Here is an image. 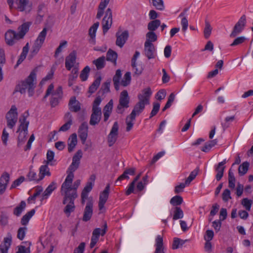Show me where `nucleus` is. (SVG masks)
Masks as SVG:
<instances>
[{
    "mask_svg": "<svg viewBox=\"0 0 253 253\" xmlns=\"http://www.w3.org/2000/svg\"><path fill=\"white\" fill-rule=\"evenodd\" d=\"M152 93L151 88L147 87L144 88L141 93L138 94L139 101L135 104L131 113L126 119V131H129L132 128L136 116L143 111L145 105L149 104Z\"/></svg>",
    "mask_w": 253,
    "mask_h": 253,
    "instance_id": "1",
    "label": "nucleus"
},
{
    "mask_svg": "<svg viewBox=\"0 0 253 253\" xmlns=\"http://www.w3.org/2000/svg\"><path fill=\"white\" fill-rule=\"evenodd\" d=\"M36 84V74L35 71H33L25 80L20 82L16 86L15 91L24 94L27 91L29 96H32L34 93Z\"/></svg>",
    "mask_w": 253,
    "mask_h": 253,
    "instance_id": "2",
    "label": "nucleus"
},
{
    "mask_svg": "<svg viewBox=\"0 0 253 253\" xmlns=\"http://www.w3.org/2000/svg\"><path fill=\"white\" fill-rule=\"evenodd\" d=\"M67 176L64 182L62 183L61 187V194H65L66 195H71L78 197L77 190L81 184V180H76L73 186H72L73 178L74 177V172H67Z\"/></svg>",
    "mask_w": 253,
    "mask_h": 253,
    "instance_id": "3",
    "label": "nucleus"
},
{
    "mask_svg": "<svg viewBox=\"0 0 253 253\" xmlns=\"http://www.w3.org/2000/svg\"><path fill=\"white\" fill-rule=\"evenodd\" d=\"M101 102V99L100 96H97L93 103L92 108V114L90 116L89 124L91 126H94L99 124L100 121L102 112L101 109L99 105Z\"/></svg>",
    "mask_w": 253,
    "mask_h": 253,
    "instance_id": "4",
    "label": "nucleus"
},
{
    "mask_svg": "<svg viewBox=\"0 0 253 253\" xmlns=\"http://www.w3.org/2000/svg\"><path fill=\"white\" fill-rule=\"evenodd\" d=\"M47 28H44L39 33L37 38L34 41L30 51V56L34 57L38 54L43 44L47 35Z\"/></svg>",
    "mask_w": 253,
    "mask_h": 253,
    "instance_id": "5",
    "label": "nucleus"
},
{
    "mask_svg": "<svg viewBox=\"0 0 253 253\" xmlns=\"http://www.w3.org/2000/svg\"><path fill=\"white\" fill-rule=\"evenodd\" d=\"M20 125L17 132H20L18 137V145L22 144L26 139L28 134V127L29 124L28 121H26V118L24 116H22V118L19 119Z\"/></svg>",
    "mask_w": 253,
    "mask_h": 253,
    "instance_id": "6",
    "label": "nucleus"
},
{
    "mask_svg": "<svg viewBox=\"0 0 253 253\" xmlns=\"http://www.w3.org/2000/svg\"><path fill=\"white\" fill-rule=\"evenodd\" d=\"M61 195L64 196L63 204L66 205L63 211L66 216L69 217L71 213L75 210L74 201L77 197L70 195L66 196L65 194H61Z\"/></svg>",
    "mask_w": 253,
    "mask_h": 253,
    "instance_id": "7",
    "label": "nucleus"
},
{
    "mask_svg": "<svg viewBox=\"0 0 253 253\" xmlns=\"http://www.w3.org/2000/svg\"><path fill=\"white\" fill-rule=\"evenodd\" d=\"M119 102V104L117 108V112L119 114H123L124 112V109L129 107V97L126 90L121 92Z\"/></svg>",
    "mask_w": 253,
    "mask_h": 253,
    "instance_id": "8",
    "label": "nucleus"
},
{
    "mask_svg": "<svg viewBox=\"0 0 253 253\" xmlns=\"http://www.w3.org/2000/svg\"><path fill=\"white\" fill-rule=\"evenodd\" d=\"M104 228L103 229H101L99 228H95L92 232V235L91 238V242L90 244V248H93L99 240V236L104 235L107 231V224L105 222H104Z\"/></svg>",
    "mask_w": 253,
    "mask_h": 253,
    "instance_id": "9",
    "label": "nucleus"
},
{
    "mask_svg": "<svg viewBox=\"0 0 253 253\" xmlns=\"http://www.w3.org/2000/svg\"><path fill=\"white\" fill-rule=\"evenodd\" d=\"M246 24V16L245 15H243L234 26L230 37L231 38L236 37L243 30Z\"/></svg>",
    "mask_w": 253,
    "mask_h": 253,
    "instance_id": "10",
    "label": "nucleus"
},
{
    "mask_svg": "<svg viewBox=\"0 0 253 253\" xmlns=\"http://www.w3.org/2000/svg\"><path fill=\"white\" fill-rule=\"evenodd\" d=\"M112 24V12L111 9L108 8L105 12V16L103 17L102 21L103 32L104 34L108 31L111 28Z\"/></svg>",
    "mask_w": 253,
    "mask_h": 253,
    "instance_id": "11",
    "label": "nucleus"
},
{
    "mask_svg": "<svg viewBox=\"0 0 253 253\" xmlns=\"http://www.w3.org/2000/svg\"><path fill=\"white\" fill-rule=\"evenodd\" d=\"M83 157V152L81 150H79L75 154L73 157L72 162L67 172H74L79 167V165L80 164V160Z\"/></svg>",
    "mask_w": 253,
    "mask_h": 253,
    "instance_id": "12",
    "label": "nucleus"
},
{
    "mask_svg": "<svg viewBox=\"0 0 253 253\" xmlns=\"http://www.w3.org/2000/svg\"><path fill=\"white\" fill-rule=\"evenodd\" d=\"M119 125L115 122L112 127L111 131L107 137V141L110 147L112 146L116 141L119 134Z\"/></svg>",
    "mask_w": 253,
    "mask_h": 253,
    "instance_id": "13",
    "label": "nucleus"
},
{
    "mask_svg": "<svg viewBox=\"0 0 253 253\" xmlns=\"http://www.w3.org/2000/svg\"><path fill=\"white\" fill-rule=\"evenodd\" d=\"M144 54L148 59H154L156 57V48L153 43L145 42Z\"/></svg>",
    "mask_w": 253,
    "mask_h": 253,
    "instance_id": "14",
    "label": "nucleus"
},
{
    "mask_svg": "<svg viewBox=\"0 0 253 253\" xmlns=\"http://www.w3.org/2000/svg\"><path fill=\"white\" fill-rule=\"evenodd\" d=\"M110 187V184H108L105 189L100 194L98 203V208L100 211H102L104 209V205L109 197Z\"/></svg>",
    "mask_w": 253,
    "mask_h": 253,
    "instance_id": "15",
    "label": "nucleus"
},
{
    "mask_svg": "<svg viewBox=\"0 0 253 253\" xmlns=\"http://www.w3.org/2000/svg\"><path fill=\"white\" fill-rule=\"evenodd\" d=\"M77 53L74 50L72 51L68 56L66 57L65 67L70 71L72 68L76 67L75 65L76 62Z\"/></svg>",
    "mask_w": 253,
    "mask_h": 253,
    "instance_id": "16",
    "label": "nucleus"
},
{
    "mask_svg": "<svg viewBox=\"0 0 253 253\" xmlns=\"http://www.w3.org/2000/svg\"><path fill=\"white\" fill-rule=\"evenodd\" d=\"M128 32L125 31L122 32H118L116 34L117 38L116 44L117 46L122 47L128 38Z\"/></svg>",
    "mask_w": 253,
    "mask_h": 253,
    "instance_id": "17",
    "label": "nucleus"
},
{
    "mask_svg": "<svg viewBox=\"0 0 253 253\" xmlns=\"http://www.w3.org/2000/svg\"><path fill=\"white\" fill-rule=\"evenodd\" d=\"M17 35V33L13 30L8 31L5 34L7 44L9 45H12L17 41L20 40V39L18 38Z\"/></svg>",
    "mask_w": 253,
    "mask_h": 253,
    "instance_id": "18",
    "label": "nucleus"
},
{
    "mask_svg": "<svg viewBox=\"0 0 253 253\" xmlns=\"http://www.w3.org/2000/svg\"><path fill=\"white\" fill-rule=\"evenodd\" d=\"M16 8L20 11L29 12L31 9V4L29 0H17L15 2Z\"/></svg>",
    "mask_w": 253,
    "mask_h": 253,
    "instance_id": "19",
    "label": "nucleus"
},
{
    "mask_svg": "<svg viewBox=\"0 0 253 253\" xmlns=\"http://www.w3.org/2000/svg\"><path fill=\"white\" fill-rule=\"evenodd\" d=\"M93 213V203L91 201H89L86 205L84 208L83 220L87 221L90 219Z\"/></svg>",
    "mask_w": 253,
    "mask_h": 253,
    "instance_id": "20",
    "label": "nucleus"
},
{
    "mask_svg": "<svg viewBox=\"0 0 253 253\" xmlns=\"http://www.w3.org/2000/svg\"><path fill=\"white\" fill-rule=\"evenodd\" d=\"M88 125L86 122L83 123L80 126L78 133L79 136L83 144H84L87 137Z\"/></svg>",
    "mask_w": 253,
    "mask_h": 253,
    "instance_id": "21",
    "label": "nucleus"
},
{
    "mask_svg": "<svg viewBox=\"0 0 253 253\" xmlns=\"http://www.w3.org/2000/svg\"><path fill=\"white\" fill-rule=\"evenodd\" d=\"M10 180L9 174L5 172L1 175L0 178V194H2L5 191Z\"/></svg>",
    "mask_w": 253,
    "mask_h": 253,
    "instance_id": "22",
    "label": "nucleus"
},
{
    "mask_svg": "<svg viewBox=\"0 0 253 253\" xmlns=\"http://www.w3.org/2000/svg\"><path fill=\"white\" fill-rule=\"evenodd\" d=\"M226 163V159L221 162L219 163L217 165L215 166V169L217 173L215 177L217 181L221 180L223 175L224 171L225 168L224 165Z\"/></svg>",
    "mask_w": 253,
    "mask_h": 253,
    "instance_id": "23",
    "label": "nucleus"
},
{
    "mask_svg": "<svg viewBox=\"0 0 253 253\" xmlns=\"http://www.w3.org/2000/svg\"><path fill=\"white\" fill-rule=\"evenodd\" d=\"M11 235H8L4 238L3 242L0 245V253H7L11 244Z\"/></svg>",
    "mask_w": 253,
    "mask_h": 253,
    "instance_id": "24",
    "label": "nucleus"
},
{
    "mask_svg": "<svg viewBox=\"0 0 253 253\" xmlns=\"http://www.w3.org/2000/svg\"><path fill=\"white\" fill-rule=\"evenodd\" d=\"M31 23L29 22H25L18 27V37L20 39H23L26 34L28 32Z\"/></svg>",
    "mask_w": 253,
    "mask_h": 253,
    "instance_id": "25",
    "label": "nucleus"
},
{
    "mask_svg": "<svg viewBox=\"0 0 253 253\" xmlns=\"http://www.w3.org/2000/svg\"><path fill=\"white\" fill-rule=\"evenodd\" d=\"M69 109L74 112H77L81 109V103L76 100L75 97H72L69 102Z\"/></svg>",
    "mask_w": 253,
    "mask_h": 253,
    "instance_id": "26",
    "label": "nucleus"
},
{
    "mask_svg": "<svg viewBox=\"0 0 253 253\" xmlns=\"http://www.w3.org/2000/svg\"><path fill=\"white\" fill-rule=\"evenodd\" d=\"M48 164L42 165L40 168L39 178L37 181L42 180L45 176H50L51 173L49 170V168L48 167Z\"/></svg>",
    "mask_w": 253,
    "mask_h": 253,
    "instance_id": "27",
    "label": "nucleus"
},
{
    "mask_svg": "<svg viewBox=\"0 0 253 253\" xmlns=\"http://www.w3.org/2000/svg\"><path fill=\"white\" fill-rule=\"evenodd\" d=\"M113 106V101L111 99L105 106L103 108L104 121L106 122L109 118L112 112Z\"/></svg>",
    "mask_w": 253,
    "mask_h": 253,
    "instance_id": "28",
    "label": "nucleus"
},
{
    "mask_svg": "<svg viewBox=\"0 0 253 253\" xmlns=\"http://www.w3.org/2000/svg\"><path fill=\"white\" fill-rule=\"evenodd\" d=\"M77 136L76 133L72 134L68 140V150L69 152L73 151L77 144Z\"/></svg>",
    "mask_w": 253,
    "mask_h": 253,
    "instance_id": "29",
    "label": "nucleus"
},
{
    "mask_svg": "<svg viewBox=\"0 0 253 253\" xmlns=\"http://www.w3.org/2000/svg\"><path fill=\"white\" fill-rule=\"evenodd\" d=\"M156 250L155 253H165L163 239L161 235H158L156 239Z\"/></svg>",
    "mask_w": 253,
    "mask_h": 253,
    "instance_id": "30",
    "label": "nucleus"
},
{
    "mask_svg": "<svg viewBox=\"0 0 253 253\" xmlns=\"http://www.w3.org/2000/svg\"><path fill=\"white\" fill-rule=\"evenodd\" d=\"M135 173V169L134 168H129L126 169L124 173L121 175L116 181V183H118L119 181H121L124 179H128L129 176L128 174L130 175H133Z\"/></svg>",
    "mask_w": 253,
    "mask_h": 253,
    "instance_id": "31",
    "label": "nucleus"
},
{
    "mask_svg": "<svg viewBox=\"0 0 253 253\" xmlns=\"http://www.w3.org/2000/svg\"><path fill=\"white\" fill-rule=\"evenodd\" d=\"M110 0H101L99 3L96 18L100 19L104 13V9L109 3Z\"/></svg>",
    "mask_w": 253,
    "mask_h": 253,
    "instance_id": "32",
    "label": "nucleus"
},
{
    "mask_svg": "<svg viewBox=\"0 0 253 253\" xmlns=\"http://www.w3.org/2000/svg\"><path fill=\"white\" fill-rule=\"evenodd\" d=\"M118 57V54L116 52L109 49L106 54V60L107 61H111L115 65H116L117 59Z\"/></svg>",
    "mask_w": 253,
    "mask_h": 253,
    "instance_id": "33",
    "label": "nucleus"
},
{
    "mask_svg": "<svg viewBox=\"0 0 253 253\" xmlns=\"http://www.w3.org/2000/svg\"><path fill=\"white\" fill-rule=\"evenodd\" d=\"M79 69L77 67L73 68L71 74L69 75L68 79V85L72 86L78 75Z\"/></svg>",
    "mask_w": 253,
    "mask_h": 253,
    "instance_id": "34",
    "label": "nucleus"
},
{
    "mask_svg": "<svg viewBox=\"0 0 253 253\" xmlns=\"http://www.w3.org/2000/svg\"><path fill=\"white\" fill-rule=\"evenodd\" d=\"M29 49V44L27 42L26 45L23 47L22 52L17 62L16 66L20 64L26 58L27 53Z\"/></svg>",
    "mask_w": 253,
    "mask_h": 253,
    "instance_id": "35",
    "label": "nucleus"
},
{
    "mask_svg": "<svg viewBox=\"0 0 253 253\" xmlns=\"http://www.w3.org/2000/svg\"><path fill=\"white\" fill-rule=\"evenodd\" d=\"M56 183L55 182H52L43 193L42 199H47L51 193L56 189Z\"/></svg>",
    "mask_w": 253,
    "mask_h": 253,
    "instance_id": "36",
    "label": "nucleus"
},
{
    "mask_svg": "<svg viewBox=\"0 0 253 253\" xmlns=\"http://www.w3.org/2000/svg\"><path fill=\"white\" fill-rule=\"evenodd\" d=\"M5 118L18 120L17 109L15 105H12L11 106L10 109L6 114Z\"/></svg>",
    "mask_w": 253,
    "mask_h": 253,
    "instance_id": "37",
    "label": "nucleus"
},
{
    "mask_svg": "<svg viewBox=\"0 0 253 253\" xmlns=\"http://www.w3.org/2000/svg\"><path fill=\"white\" fill-rule=\"evenodd\" d=\"M99 25V22H96L92 26H91L89 29L88 34L90 37V40L92 42H94L95 38L96 32Z\"/></svg>",
    "mask_w": 253,
    "mask_h": 253,
    "instance_id": "38",
    "label": "nucleus"
},
{
    "mask_svg": "<svg viewBox=\"0 0 253 253\" xmlns=\"http://www.w3.org/2000/svg\"><path fill=\"white\" fill-rule=\"evenodd\" d=\"M93 63L95 65L97 70H101L105 65V57L101 56L93 61Z\"/></svg>",
    "mask_w": 253,
    "mask_h": 253,
    "instance_id": "39",
    "label": "nucleus"
},
{
    "mask_svg": "<svg viewBox=\"0 0 253 253\" xmlns=\"http://www.w3.org/2000/svg\"><path fill=\"white\" fill-rule=\"evenodd\" d=\"M122 76L121 71L120 69H118L116 74L114 75L113 81L115 89L118 90L119 89L120 80Z\"/></svg>",
    "mask_w": 253,
    "mask_h": 253,
    "instance_id": "40",
    "label": "nucleus"
},
{
    "mask_svg": "<svg viewBox=\"0 0 253 253\" xmlns=\"http://www.w3.org/2000/svg\"><path fill=\"white\" fill-rule=\"evenodd\" d=\"M101 81V77L100 76L98 77L93 82L92 84L89 87V92L91 94L94 93L98 88V86L100 84Z\"/></svg>",
    "mask_w": 253,
    "mask_h": 253,
    "instance_id": "41",
    "label": "nucleus"
},
{
    "mask_svg": "<svg viewBox=\"0 0 253 253\" xmlns=\"http://www.w3.org/2000/svg\"><path fill=\"white\" fill-rule=\"evenodd\" d=\"M35 210L33 209L28 211L25 215H24L21 220V223L23 225H26L28 224L30 219L34 215Z\"/></svg>",
    "mask_w": 253,
    "mask_h": 253,
    "instance_id": "42",
    "label": "nucleus"
},
{
    "mask_svg": "<svg viewBox=\"0 0 253 253\" xmlns=\"http://www.w3.org/2000/svg\"><path fill=\"white\" fill-rule=\"evenodd\" d=\"M26 206V204L25 201H22L20 205L16 207L13 211V214L17 216H19L20 215L23 210L25 209Z\"/></svg>",
    "mask_w": 253,
    "mask_h": 253,
    "instance_id": "43",
    "label": "nucleus"
},
{
    "mask_svg": "<svg viewBox=\"0 0 253 253\" xmlns=\"http://www.w3.org/2000/svg\"><path fill=\"white\" fill-rule=\"evenodd\" d=\"M250 164L248 162H245L241 165L238 168V172L240 175L243 176L245 175L248 171L249 168Z\"/></svg>",
    "mask_w": 253,
    "mask_h": 253,
    "instance_id": "44",
    "label": "nucleus"
},
{
    "mask_svg": "<svg viewBox=\"0 0 253 253\" xmlns=\"http://www.w3.org/2000/svg\"><path fill=\"white\" fill-rule=\"evenodd\" d=\"M236 179L234 173L230 169L228 172V187L231 189H234L235 187Z\"/></svg>",
    "mask_w": 253,
    "mask_h": 253,
    "instance_id": "45",
    "label": "nucleus"
},
{
    "mask_svg": "<svg viewBox=\"0 0 253 253\" xmlns=\"http://www.w3.org/2000/svg\"><path fill=\"white\" fill-rule=\"evenodd\" d=\"M149 2L158 10H163L165 8L163 0H149Z\"/></svg>",
    "mask_w": 253,
    "mask_h": 253,
    "instance_id": "46",
    "label": "nucleus"
},
{
    "mask_svg": "<svg viewBox=\"0 0 253 253\" xmlns=\"http://www.w3.org/2000/svg\"><path fill=\"white\" fill-rule=\"evenodd\" d=\"M184 214L181 209L179 207H175L174 208L173 219L177 220L182 218L183 217Z\"/></svg>",
    "mask_w": 253,
    "mask_h": 253,
    "instance_id": "47",
    "label": "nucleus"
},
{
    "mask_svg": "<svg viewBox=\"0 0 253 253\" xmlns=\"http://www.w3.org/2000/svg\"><path fill=\"white\" fill-rule=\"evenodd\" d=\"M161 25L160 20L156 19L150 22L148 24V29L150 31H155Z\"/></svg>",
    "mask_w": 253,
    "mask_h": 253,
    "instance_id": "48",
    "label": "nucleus"
},
{
    "mask_svg": "<svg viewBox=\"0 0 253 253\" xmlns=\"http://www.w3.org/2000/svg\"><path fill=\"white\" fill-rule=\"evenodd\" d=\"M183 202V199L182 197L176 195L173 197L170 200V203L174 206L177 207V206L180 205Z\"/></svg>",
    "mask_w": 253,
    "mask_h": 253,
    "instance_id": "49",
    "label": "nucleus"
},
{
    "mask_svg": "<svg viewBox=\"0 0 253 253\" xmlns=\"http://www.w3.org/2000/svg\"><path fill=\"white\" fill-rule=\"evenodd\" d=\"M146 41L145 42L152 43L157 41V36L156 34L153 31H150L146 34Z\"/></svg>",
    "mask_w": 253,
    "mask_h": 253,
    "instance_id": "50",
    "label": "nucleus"
},
{
    "mask_svg": "<svg viewBox=\"0 0 253 253\" xmlns=\"http://www.w3.org/2000/svg\"><path fill=\"white\" fill-rule=\"evenodd\" d=\"M131 81L130 73L129 72H126L123 78V79L120 83V84L123 86H126L128 85Z\"/></svg>",
    "mask_w": 253,
    "mask_h": 253,
    "instance_id": "51",
    "label": "nucleus"
},
{
    "mask_svg": "<svg viewBox=\"0 0 253 253\" xmlns=\"http://www.w3.org/2000/svg\"><path fill=\"white\" fill-rule=\"evenodd\" d=\"M89 72L90 68L88 66L85 67L82 71L80 77L82 81H85L87 79Z\"/></svg>",
    "mask_w": 253,
    "mask_h": 253,
    "instance_id": "52",
    "label": "nucleus"
},
{
    "mask_svg": "<svg viewBox=\"0 0 253 253\" xmlns=\"http://www.w3.org/2000/svg\"><path fill=\"white\" fill-rule=\"evenodd\" d=\"M54 153L52 151L48 150L46 154L47 160L46 161V164L50 165L51 166L54 165V164L53 163V162L55 161V160H54Z\"/></svg>",
    "mask_w": 253,
    "mask_h": 253,
    "instance_id": "53",
    "label": "nucleus"
},
{
    "mask_svg": "<svg viewBox=\"0 0 253 253\" xmlns=\"http://www.w3.org/2000/svg\"><path fill=\"white\" fill-rule=\"evenodd\" d=\"M211 30L212 28L210 22L207 20H205V27L204 29V33L206 39L209 38L211 34Z\"/></svg>",
    "mask_w": 253,
    "mask_h": 253,
    "instance_id": "54",
    "label": "nucleus"
},
{
    "mask_svg": "<svg viewBox=\"0 0 253 253\" xmlns=\"http://www.w3.org/2000/svg\"><path fill=\"white\" fill-rule=\"evenodd\" d=\"M235 118L234 116L226 117L225 118L224 122L221 124L223 129L225 130L227 128L230 126V123L235 120Z\"/></svg>",
    "mask_w": 253,
    "mask_h": 253,
    "instance_id": "55",
    "label": "nucleus"
},
{
    "mask_svg": "<svg viewBox=\"0 0 253 253\" xmlns=\"http://www.w3.org/2000/svg\"><path fill=\"white\" fill-rule=\"evenodd\" d=\"M93 186V182H88L83 190L81 195H83V196H88V194L92 190Z\"/></svg>",
    "mask_w": 253,
    "mask_h": 253,
    "instance_id": "56",
    "label": "nucleus"
},
{
    "mask_svg": "<svg viewBox=\"0 0 253 253\" xmlns=\"http://www.w3.org/2000/svg\"><path fill=\"white\" fill-rule=\"evenodd\" d=\"M186 241V240H182L177 238H175L172 244V249H177L182 246Z\"/></svg>",
    "mask_w": 253,
    "mask_h": 253,
    "instance_id": "57",
    "label": "nucleus"
},
{
    "mask_svg": "<svg viewBox=\"0 0 253 253\" xmlns=\"http://www.w3.org/2000/svg\"><path fill=\"white\" fill-rule=\"evenodd\" d=\"M111 83V80H108L105 82L101 86L100 90V92H102L103 94L108 93L110 91V85Z\"/></svg>",
    "mask_w": 253,
    "mask_h": 253,
    "instance_id": "58",
    "label": "nucleus"
},
{
    "mask_svg": "<svg viewBox=\"0 0 253 253\" xmlns=\"http://www.w3.org/2000/svg\"><path fill=\"white\" fill-rule=\"evenodd\" d=\"M253 202L251 200L248 198H244L241 202V204L246 209L247 211H250L251 210V206Z\"/></svg>",
    "mask_w": 253,
    "mask_h": 253,
    "instance_id": "59",
    "label": "nucleus"
},
{
    "mask_svg": "<svg viewBox=\"0 0 253 253\" xmlns=\"http://www.w3.org/2000/svg\"><path fill=\"white\" fill-rule=\"evenodd\" d=\"M160 104L159 103L156 102L153 103V107L150 113V118H151L157 114L160 109Z\"/></svg>",
    "mask_w": 253,
    "mask_h": 253,
    "instance_id": "60",
    "label": "nucleus"
},
{
    "mask_svg": "<svg viewBox=\"0 0 253 253\" xmlns=\"http://www.w3.org/2000/svg\"><path fill=\"white\" fill-rule=\"evenodd\" d=\"M26 230V227H20L18 230L17 238L20 240H22L25 237Z\"/></svg>",
    "mask_w": 253,
    "mask_h": 253,
    "instance_id": "61",
    "label": "nucleus"
},
{
    "mask_svg": "<svg viewBox=\"0 0 253 253\" xmlns=\"http://www.w3.org/2000/svg\"><path fill=\"white\" fill-rule=\"evenodd\" d=\"M67 44V42L65 41H63L62 42L60 43L58 47L56 48L55 52V55L54 56L55 57H57L58 54L62 52V48L66 46Z\"/></svg>",
    "mask_w": 253,
    "mask_h": 253,
    "instance_id": "62",
    "label": "nucleus"
},
{
    "mask_svg": "<svg viewBox=\"0 0 253 253\" xmlns=\"http://www.w3.org/2000/svg\"><path fill=\"white\" fill-rule=\"evenodd\" d=\"M222 200L224 202H227L229 199H231L230 196V191L229 189H226L224 190L222 194Z\"/></svg>",
    "mask_w": 253,
    "mask_h": 253,
    "instance_id": "63",
    "label": "nucleus"
},
{
    "mask_svg": "<svg viewBox=\"0 0 253 253\" xmlns=\"http://www.w3.org/2000/svg\"><path fill=\"white\" fill-rule=\"evenodd\" d=\"M246 40V38L244 37H240L236 38L233 42L230 44L231 46H234L238 45H239L242 43H243Z\"/></svg>",
    "mask_w": 253,
    "mask_h": 253,
    "instance_id": "64",
    "label": "nucleus"
}]
</instances>
